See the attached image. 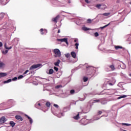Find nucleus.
Masks as SVG:
<instances>
[{"mask_svg": "<svg viewBox=\"0 0 131 131\" xmlns=\"http://www.w3.org/2000/svg\"><path fill=\"white\" fill-rule=\"evenodd\" d=\"M115 49L116 50H118V49H123V48L120 46H115Z\"/></svg>", "mask_w": 131, "mask_h": 131, "instance_id": "obj_23", "label": "nucleus"}, {"mask_svg": "<svg viewBox=\"0 0 131 131\" xmlns=\"http://www.w3.org/2000/svg\"><path fill=\"white\" fill-rule=\"evenodd\" d=\"M26 117H27V118H28L30 123L31 124H32V123H33V120L32 119V118H31L30 117H29L28 115H26Z\"/></svg>", "mask_w": 131, "mask_h": 131, "instance_id": "obj_11", "label": "nucleus"}, {"mask_svg": "<svg viewBox=\"0 0 131 131\" xmlns=\"http://www.w3.org/2000/svg\"><path fill=\"white\" fill-rule=\"evenodd\" d=\"M54 73V70L53 69H50L49 70V74H53Z\"/></svg>", "mask_w": 131, "mask_h": 131, "instance_id": "obj_24", "label": "nucleus"}, {"mask_svg": "<svg viewBox=\"0 0 131 131\" xmlns=\"http://www.w3.org/2000/svg\"><path fill=\"white\" fill-rule=\"evenodd\" d=\"M127 96L125 95H121L119 97H118V99L119 100L120 99H123L124 98H126Z\"/></svg>", "mask_w": 131, "mask_h": 131, "instance_id": "obj_21", "label": "nucleus"}, {"mask_svg": "<svg viewBox=\"0 0 131 131\" xmlns=\"http://www.w3.org/2000/svg\"><path fill=\"white\" fill-rule=\"evenodd\" d=\"M54 107H55V108H59V105H58L57 104H54Z\"/></svg>", "mask_w": 131, "mask_h": 131, "instance_id": "obj_48", "label": "nucleus"}, {"mask_svg": "<svg viewBox=\"0 0 131 131\" xmlns=\"http://www.w3.org/2000/svg\"><path fill=\"white\" fill-rule=\"evenodd\" d=\"M83 80L84 82H86V81H88V80H89V78L86 77H84L83 78Z\"/></svg>", "mask_w": 131, "mask_h": 131, "instance_id": "obj_25", "label": "nucleus"}, {"mask_svg": "<svg viewBox=\"0 0 131 131\" xmlns=\"http://www.w3.org/2000/svg\"><path fill=\"white\" fill-rule=\"evenodd\" d=\"M129 76H130L131 77V74H129Z\"/></svg>", "mask_w": 131, "mask_h": 131, "instance_id": "obj_60", "label": "nucleus"}, {"mask_svg": "<svg viewBox=\"0 0 131 131\" xmlns=\"http://www.w3.org/2000/svg\"><path fill=\"white\" fill-rule=\"evenodd\" d=\"M74 119L75 120H78L80 117H79V114H78L76 116L73 117Z\"/></svg>", "mask_w": 131, "mask_h": 131, "instance_id": "obj_18", "label": "nucleus"}, {"mask_svg": "<svg viewBox=\"0 0 131 131\" xmlns=\"http://www.w3.org/2000/svg\"><path fill=\"white\" fill-rule=\"evenodd\" d=\"M17 79H18V78H17V77H15L12 78V79H9L7 81H4V82H11V81H12V80H13V81H16V80H17Z\"/></svg>", "mask_w": 131, "mask_h": 131, "instance_id": "obj_6", "label": "nucleus"}, {"mask_svg": "<svg viewBox=\"0 0 131 131\" xmlns=\"http://www.w3.org/2000/svg\"><path fill=\"white\" fill-rule=\"evenodd\" d=\"M28 72H29V70H26V71L24 73V74H27Z\"/></svg>", "mask_w": 131, "mask_h": 131, "instance_id": "obj_50", "label": "nucleus"}, {"mask_svg": "<svg viewBox=\"0 0 131 131\" xmlns=\"http://www.w3.org/2000/svg\"><path fill=\"white\" fill-rule=\"evenodd\" d=\"M36 107H37V108H38V109H41V107H42V105H41V104H40V103H36L35 104Z\"/></svg>", "mask_w": 131, "mask_h": 131, "instance_id": "obj_19", "label": "nucleus"}, {"mask_svg": "<svg viewBox=\"0 0 131 131\" xmlns=\"http://www.w3.org/2000/svg\"><path fill=\"white\" fill-rule=\"evenodd\" d=\"M1 2H2V0H0V3H1Z\"/></svg>", "mask_w": 131, "mask_h": 131, "instance_id": "obj_62", "label": "nucleus"}, {"mask_svg": "<svg viewBox=\"0 0 131 131\" xmlns=\"http://www.w3.org/2000/svg\"><path fill=\"white\" fill-rule=\"evenodd\" d=\"M110 25V24L109 23L107 25H106L105 26L100 27L101 29H104V28H106V27H107V26H109V25Z\"/></svg>", "mask_w": 131, "mask_h": 131, "instance_id": "obj_32", "label": "nucleus"}, {"mask_svg": "<svg viewBox=\"0 0 131 131\" xmlns=\"http://www.w3.org/2000/svg\"><path fill=\"white\" fill-rule=\"evenodd\" d=\"M90 110H91V106H88L87 109L86 110V112H90Z\"/></svg>", "mask_w": 131, "mask_h": 131, "instance_id": "obj_35", "label": "nucleus"}, {"mask_svg": "<svg viewBox=\"0 0 131 131\" xmlns=\"http://www.w3.org/2000/svg\"><path fill=\"white\" fill-rule=\"evenodd\" d=\"M4 14H3V13H1L0 14V18H4Z\"/></svg>", "mask_w": 131, "mask_h": 131, "instance_id": "obj_47", "label": "nucleus"}, {"mask_svg": "<svg viewBox=\"0 0 131 131\" xmlns=\"http://www.w3.org/2000/svg\"><path fill=\"white\" fill-rule=\"evenodd\" d=\"M80 101H84V98H83L82 99H80Z\"/></svg>", "mask_w": 131, "mask_h": 131, "instance_id": "obj_58", "label": "nucleus"}, {"mask_svg": "<svg viewBox=\"0 0 131 131\" xmlns=\"http://www.w3.org/2000/svg\"><path fill=\"white\" fill-rule=\"evenodd\" d=\"M66 58H69L70 57V54L69 53H67L66 54Z\"/></svg>", "mask_w": 131, "mask_h": 131, "instance_id": "obj_40", "label": "nucleus"}, {"mask_svg": "<svg viewBox=\"0 0 131 131\" xmlns=\"http://www.w3.org/2000/svg\"><path fill=\"white\" fill-rule=\"evenodd\" d=\"M70 93L71 95H73V94H74V93H75V91H74V90H72L70 91Z\"/></svg>", "mask_w": 131, "mask_h": 131, "instance_id": "obj_34", "label": "nucleus"}, {"mask_svg": "<svg viewBox=\"0 0 131 131\" xmlns=\"http://www.w3.org/2000/svg\"><path fill=\"white\" fill-rule=\"evenodd\" d=\"M54 69L55 71L57 72L58 70H59V69H58V68H57L56 67H54Z\"/></svg>", "mask_w": 131, "mask_h": 131, "instance_id": "obj_42", "label": "nucleus"}, {"mask_svg": "<svg viewBox=\"0 0 131 131\" xmlns=\"http://www.w3.org/2000/svg\"><path fill=\"white\" fill-rule=\"evenodd\" d=\"M71 55L72 57H73L74 58V59L76 58V53H75V52H72L71 53Z\"/></svg>", "mask_w": 131, "mask_h": 131, "instance_id": "obj_17", "label": "nucleus"}, {"mask_svg": "<svg viewBox=\"0 0 131 131\" xmlns=\"http://www.w3.org/2000/svg\"><path fill=\"white\" fill-rule=\"evenodd\" d=\"M60 32H61V31L60 30H58L57 33H60Z\"/></svg>", "mask_w": 131, "mask_h": 131, "instance_id": "obj_56", "label": "nucleus"}, {"mask_svg": "<svg viewBox=\"0 0 131 131\" xmlns=\"http://www.w3.org/2000/svg\"><path fill=\"white\" fill-rule=\"evenodd\" d=\"M100 102L102 105H105L107 103V100L105 98L100 99Z\"/></svg>", "mask_w": 131, "mask_h": 131, "instance_id": "obj_10", "label": "nucleus"}, {"mask_svg": "<svg viewBox=\"0 0 131 131\" xmlns=\"http://www.w3.org/2000/svg\"><path fill=\"white\" fill-rule=\"evenodd\" d=\"M85 3H86L87 4H90V2L89 1V0H85Z\"/></svg>", "mask_w": 131, "mask_h": 131, "instance_id": "obj_53", "label": "nucleus"}, {"mask_svg": "<svg viewBox=\"0 0 131 131\" xmlns=\"http://www.w3.org/2000/svg\"><path fill=\"white\" fill-rule=\"evenodd\" d=\"M110 14V13H105L103 14V16H109Z\"/></svg>", "mask_w": 131, "mask_h": 131, "instance_id": "obj_43", "label": "nucleus"}, {"mask_svg": "<svg viewBox=\"0 0 131 131\" xmlns=\"http://www.w3.org/2000/svg\"><path fill=\"white\" fill-rule=\"evenodd\" d=\"M57 41H60L61 42H66L67 45H68V39L64 38L62 39H57Z\"/></svg>", "mask_w": 131, "mask_h": 131, "instance_id": "obj_5", "label": "nucleus"}, {"mask_svg": "<svg viewBox=\"0 0 131 131\" xmlns=\"http://www.w3.org/2000/svg\"><path fill=\"white\" fill-rule=\"evenodd\" d=\"M61 116H64V113H60L58 115V117H61Z\"/></svg>", "mask_w": 131, "mask_h": 131, "instance_id": "obj_31", "label": "nucleus"}, {"mask_svg": "<svg viewBox=\"0 0 131 131\" xmlns=\"http://www.w3.org/2000/svg\"><path fill=\"white\" fill-rule=\"evenodd\" d=\"M5 49H6V50H11V49H12L11 46L9 47H8L6 43L5 44Z\"/></svg>", "mask_w": 131, "mask_h": 131, "instance_id": "obj_26", "label": "nucleus"}, {"mask_svg": "<svg viewBox=\"0 0 131 131\" xmlns=\"http://www.w3.org/2000/svg\"><path fill=\"white\" fill-rule=\"evenodd\" d=\"M6 67V64L3 62V61H0V69H4Z\"/></svg>", "mask_w": 131, "mask_h": 131, "instance_id": "obj_9", "label": "nucleus"}, {"mask_svg": "<svg viewBox=\"0 0 131 131\" xmlns=\"http://www.w3.org/2000/svg\"><path fill=\"white\" fill-rule=\"evenodd\" d=\"M60 62H61V60H60L59 59H58L57 61L54 63L55 66L59 67V64H60Z\"/></svg>", "mask_w": 131, "mask_h": 131, "instance_id": "obj_20", "label": "nucleus"}, {"mask_svg": "<svg viewBox=\"0 0 131 131\" xmlns=\"http://www.w3.org/2000/svg\"><path fill=\"white\" fill-rule=\"evenodd\" d=\"M106 84H108V85H114V82H113V83H108Z\"/></svg>", "mask_w": 131, "mask_h": 131, "instance_id": "obj_44", "label": "nucleus"}, {"mask_svg": "<svg viewBox=\"0 0 131 131\" xmlns=\"http://www.w3.org/2000/svg\"><path fill=\"white\" fill-rule=\"evenodd\" d=\"M94 35H95V36L96 37H98V36H99V33H98V32H95V33H94Z\"/></svg>", "mask_w": 131, "mask_h": 131, "instance_id": "obj_36", "label": "nucleus"}, {"mask_svg": "<svg viewBox=\"0 0 131 131\" xmlns=\"http://www.w3.org/2000/svg\"><path fill=\"white\" fill-rule=\"evenodd\" d=\"M53 53L55 54L54 57L55 58L61 57V52L60 51V50L55 49L53 50Z\"/></svg>", "mask_w": 131, "mask_h": 131, "instance_id": "obj_1", "label": "nucleus"}, {"mask_svg": "<svg viewBox=\"0 0 131 131\" xmlns=\"http://www.w3.org/2000/svg\"><path fill=\"white\" fill-rule=\"evenodd\" d=\"M102 6L101 4H97L96 5V8H100Z\"/></svg>", "mask_w": 131, "mask_h": 131, "instance_id": "obj_49", "label": "nucleus"}, {"mask_svg": "<svg viewBox=\"0 0 131 131\" xmlns=\"http://www.w3.org/2000/svg\"><path fill=\"white\" fill-rule=\"evenodd\" d=\"M100 119V118L98 117L97 116H95L94 117L93 119H91L90 120V122H94V121H95V120H99V119Z\"/></svg>", "mask_w": 131, "mask_h": 131, "instance_id": "obj_8", "label": "nucleus"}, {"mask_svg": "<svg viewBox=\"0 0 131 131\" xmlns=\"http://www.w3.org/2000/svg\"><path fill=\"white\" fill-rule=\"evenodd\" d=\"M74 42H78V39H75Z\"/></svg>", "mask_w": 131, "mask_h": 131, "instance_id": "obj_52", "label": "nucleus"}, {"mask_svg": "<svg viewBox=\"0 0 131 131\" xmlns=\"http://www.w3.org/2000/svg\"><path fill=\"white\" fill-rule=\"evenodd\" d=\"M23 77H24V76H23V75H20L18 77V79H21V78H23Z\"/></svg>", "mask_w": 131, "mask_h": 131, "instance_id": "obj_39", "label": "nucleus"}, {"mask_svg": "<svg viewBox=\"0 0 131 131\" xmlns=\"http://www.w3.org/2000/svg\"><path fill=\"white\" fill-rule=\"evenodd\" d=\"M43 85L44 88H46V84H43Z\"/></svg>", "mask_w": 131, "mask_h": 131, "instance_id": "obj_59", "label": "nucleus"}, {"mask_svg": "<svg viewBox=\"0 0 131 131\" xmlns=\"http://www.w3.org/2000/svg\"><path fill=\"white\" fill-rule=\"evenodd\" d=\"M4 83H6V82L4 83H0V86H2V85H3V84H4Z\"/></svg>", "mask_w": 131, "mask_h": 131, "instance_id": "obj_54", "label": "nucleus"}, {"mask_svg": "<svg viewBox=\"0 0 131 131\" xmlns=\"http://www.w3.org/2000/svg\"><path fill=\"white\" fill-rule=\"evenodd\" d=\"M102 112L101 111H99L98 113V114H99V115H101V114H102Z\"/></svg>", "mask_w": 131, "mask_h": 131, "instance_id": "obj_51", "label": "nucleus"}, {"mask_svg": "<svg viewBox=\"0 0 131 131\" xmlns=\"http://www.w3.org/2000/svg\"><path fill=\"white\" fill-rule=\"evenodd\" d=\"M104 94H108V90H104L103 91H102L100 94L98 95H104Z\"/></svg>", "mask_w": 131, "mask_h": 131, "instance_id": "obj_15", "label": "nucleus"}, {"mask_svg": "<svg viewBox=\"0 0 131 131\" xmlns=\"http://www.w3.org/2000/svg\"><path fill=\"white\" fill-rule=\"evenodd\" d=\"M60 19V15H58L57 16L55 17H53L52 19V21L54 22V23H55L56 24L57 22H58V20Z\"/></svg>", "mask_w": 131, "mask_h": 131, "instance_id": "obj_4", "label": "nucleus"}, {"mask_svg": "<svg viewBox=\"0 0 131 131\" xmlns=\"http://www.w3.org/2000/svg\"><path fill=\"white\" fill-rule=\"evenodd\" d=\"M7 75V74L6 73H0V78H2V77H5Z\"/></svg>", "mask_w": 131, "mask_h": 131, "instance_id": "obj_16", "label": "nucleus"}, {"mask_svg": "<svg viewBox=\"0 0 131 131\" xmlns=\"http://www.w3.org/2000/svg\"><path fill=\"white\" fill-rule=\"evenodd\" d=\"M99 102H101V99H96L93 100V103H99Z\"/></svg>", "mask_w": 131, "mask_h": 131, "instance_id": "obj_27", "label": "nucleus"}, {"mask_svg": "<svg viewBox=\"0 0 131 131\" xmlns=\"http://www.w3.org/2000/svg\"><path fill=\"white\" fill-rule=\"evenodd\" d=\"M87 23H89V24H91V23H92V19H88V20H87Z\"/></svg>", "mask_w": 131, "mask_h": 131, "instance_id": "obj_38", "label": "nucleus"}, {"mask_svg": "<svg viewBox=\"0 0 131 131\" xmlns=\"http://www.w3.org/2000/svg\"><path fill=\"white\" fill-rule=\"evenodd\" d=\"M75 46L76 47L75 49L76 50H78V46H79V43H78V42H76L75 44Z\"/></svg>", "mask_w": 131, "mask_h": 131, "instance_id": "obj_29", "label": "nucleus"}, {"mask_svg": "<svg viewBox=\"0 0 131 131\" xmlns=\"http://www.w3.org/2000/svg\"><path fill=\"white\" fill-rule=\"evenodd\" d=\"M76 102L75 101H73L71 103V105H75Z\"/></svg>", "mask_w": 131, "mask_h": 131, "instance_id": "obj_45", "label": "nucleus"}, {"mask_svg": "<svg viewBox=\"0 0 131 131\" xmlns=\"http://www.w3.org/2000/svg\"><path fill=\"white\" fill-rule=\"evenodd\" d=\"M42 67V65L40 63L33 64L30 68L29 70H33V69H36V68H39Z\"/></svg>", "mask_w": 131, "mask_h": 131, "instance_id": "obj_2", "label": "nucleus"}, {"mask_svg": "<svg viewBox=\"0 0 131 131\" xmlns=\"http://www.w3.org/2000/svg\"><path fill=\"white\" fill-rule=\"evenodd\" d=\"M8 52H9V51L6 50L5 51L3 52V54H4L5 55H6V54H8Z\"/></svg>", "mask_w": 131, "mask_h": 131, "instance_id": "obj_41", "label": "nucleus"}, {"mask_svg": "<svg viewBox=\"0 0 131 131\" xmlns=\"http://www.w3.org/2000/svg\"><path fill=\"white\" fill-rule=\"evenodd\" d=\"M40 31L41 32V34H45V33H43V29H40Z\"/></svg>", "mask_w": 131, "mask_h": 131, "instance_id": "obj_37", "label": "nucleus"}, {"mask_svg": "<svg viewBox=\"0 0 131 131\" xmlns=\"http://www.w3.org/2000/svg\"><path fill=\"white\" fill-rule=\"evenodd\" d=\"M32 84H33V85H38V83L37 82H33Z\"/></svg>", "mask_w": 131, "mask_h": 131, "instance_id": "obj_46", "label": "nucleus"}, {"mask_svg": "<svg viewBox=\"0 0 131 131\" xmlns=\"http://www.w3.org/2000/svg\"><path fill=\"white\" fill-rule=\"evenodd\" d=\"M6 117H2L0 119V124H3V123H5L6 122Z\"/></svg>", "mask_w": 131, "mask_h": 131, "instance_id": "obj_7", "label": "nucleus"}, {"mask_svg": "<svg viewBox=\"0 0 131 131\" xmlns=\"http://www.w3.org/2000/svg\"><path fill=\"white\" fill-rule=\"evenodd\" d=\"M122 125H125L126 126H130V125H131V124L123 123H122Z\"/></svg>", "mask_w": 131, "mask_h": 131, "instance_id": "obj_28", "label": "nucleus"}, {"mask_svg": "<svg viewBox=\"0 0 131 131\" xmlns=\"http://www.w3.org/2000/svg\"><path fill=\"white\" fill-rule=\"evenodd\" d=\"M118 85L119 86V85H120V83H119Z\"/></svg>", "mask_w": 131, "mask_h": 131, "instance_id": "obj_61", "label": "nucleus"}, {"mask_svg": "<svg viewBox=\"0 0 131 131\" xmlns=\"http://www.w3.org/2000/svg\"><path fill=\"white\" fill-rule=\"evenodd\" d=\"M80 123L82 125H86V124L89 123V120L85 118H83L80 121Z\"/></svg>", "mask_w": 131, "mask_h": 131, "instance_id": "obj_3", "label": "nucleus"}, {"mask_svg": "<svg viewBox=\"0 0 131 131\" xmlns=\"http://www.w3.org/2000/svg\"><path fill=\"white\" fill-rule=\"evenodd\" d=\"M65 86V85H57V86H55V89L57 90H58L59 89H62V88H64Z\"/></svg>", "mask_w": 131, "mask_h": 131, "instance_id": "obj_12", "label": "nucleus"}, {"mask_svg": "<svg viewBox=\"0 0 131 131\" xmlns=\"http://www.w3.org/2000/svg\"><path fill=\"white\" fill-rule=\"evenodd\" d=\"M15 118L16 119H17V120H20V121H23V118H22L19 115H16L15 116Z\"/></svg>", "mask_w": 131, "mask_h": 131, "instance_id": "obj_13", "label": "nucleus"}, {"mask_svg": "<svg viewBox=\"0 0 131 131\" xmlns=\"http://www.w3.org/2000/svg\"><path fill=\"white\" fill-rule=\"evenodd\" d=\"M3 47V43L2 42H0V47Z\"/></svg>", "mask_w": 131, "mask_h": 131, "instance_id": "obj_55", "label": "nucleus"}, {"mask_svg": "<svg viewBox=\"0 0 131 131\" xmlns=\"http://www.w3.org/2000/svg\"><path fill=\"white\" fill-rule=\"evenodd\" d=\"M108 67L111 69L112 71H114V70H115V67L114 66V64L108 66Z\"/></svg>", "mask_w": 131, "mask_h": 131, "instance_id": "obj_14", "label": "nucleus"}, {"mask_svg": "<svg viewBox=\"0 0 131 131\" xmlns=\"http://www.w3.org/2000/svg\"><path fill=\"white\" fill-rule=\"evenodd\" d=\"M68 3H69V4H71V1L70 0H69V1H68Z\"/></svg>", "mask_w": 131, "mask_h": 131, "instance_id": "obj_57", "label": "nucleus"}, {"mask_svg": "<svg viewBox=\"0 0 131 131\" xmlns=\"http://www.w3.org/2000/svg\"><path fill=\"white\" fill-rule=\"evenodd\" d=\"M10 125H11L12 127H14V126H15V124H16V123H15V122H14V121H11L10 122Z\"/></svg>", "mask_w": 131, "mask_h": 131, "instance_id": "obj_22", "label": "nucleus"}, {"mask_svg": "<svg viewBox=\"0 0 131 131\" xmlns=\"http://www.w3.org/2000/svg\"><path fill=\"white\" fill-rule=\"evenodd\" d=\"M46 106L47 107H50L51 106V103L50 102H47L46 103Z\"/></svg>", "mask_w": 131, "mask_h": 131, "instance_id": "obj_30", "label": "nucleus"}, {"mask_svg": "<svg viewBox=\"0 0 131 131\" xmlns=\"http://www.w3.org/2000/svg\"><path fill=\"white\" fill-rule=\"evenodd\" d=\"M83 30H84V31H88V30H90L89 28H88L86 27H83L82 28Z\"/></svg>", "mask_w": 131, "mask_h": 131, "instance_id": "obj_33", "label": "nucleus"}]
</instances>
